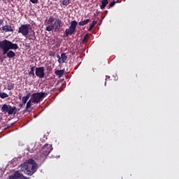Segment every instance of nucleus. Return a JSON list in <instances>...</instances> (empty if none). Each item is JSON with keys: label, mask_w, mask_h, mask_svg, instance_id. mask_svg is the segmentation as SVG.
<instances>
[{"label": "nucleus", "mask_w": 179, "mask_h": 179, "mask_svg": "<svg viewBox=\"0 0 179 179\" xmlns=\"http://www.w3.org/2000/svg\"><path fill=\"white\" fill-rule=\"evenodd\" d=\"M1 99H6V97H9V95L5 92H0Z\"/></svg>", "instance_id": "b1692460"}, {"label": "nucleus", "mask_w": 179, "mask_h": 179, "mask_svg": "<svg viewBox=\"0 0 179 179\" xmlns=\"http://www.w3.org/2000/svg\"><path fill=\"white\" fill-rule=\"evenodd\" d=\"M45 69L44 67H36L35 69V73L38 78H44L45 76V73H44Z\"/></svg>", "instance_id": "1a4fd4ad"}, {"label": "nucleus", "mask_w": 179, "mask_h": 179, "mask_svg": "<svg viewBox=\"0 0 179 179\" xmlns=\"http://www.w3.org/2000/svg\"><path fill=\"white\" fill-rule=\"evenodd\" d=\"M118 3V1H115V0H113L111 3H110L109 4V6L110 8H113V6H114V5H115V3Z\"/></svg>", "instance_id": "bb28decb"}, {"label": "nucleus", "mask_w": 179, "mask_h": 179, "mask_svg": "<svg viewBox=\"0 0 179 179\" xmlns=\"http://www.w3.org/2000/svg\"><path fill=\"white\" fill-rule=\"evenodd\" d=\"M57 58L58 59V62H61V56H59V55H57Z\"/></svg>", "instance_id": "7c9ffc66"}, {"label": "nucleus", "mask_w": 179, "mask_h": 179, "mask_svg": "<svg viewBox=\"0 0 179 179\" xmlns=\"http://www.w3.org/2000/svg\"><path fill=\"white\" fill-rule=\"evenodd\" d=\"M1 112L3 114H8V115H12L13 114H16V108L15 106L12 107L10 105H8L4 103L1 107Z\"/></svg>", "instance_id": "20e7f679"}, {"label": "nucleus", "mask_w": 179, "mask_h": 179, "mask_svg": "<svg viewBox=\"0 0 179 179\" xmlns=\"http://www.w3.org/2000/svg\"><path fill=\"white\" fill-rule=\"evenodd\" d=\"M33 101L31 100V98L28 101V102L27 103L26 105V109L27 110V108H30V107H31V104H33Z\"/></svg>", "instance_id": "412c9836"}, {"label": "nucleus", "mask_w": 179, "mask_h": 179, "mask_svg": "<svg viewBox=\"0 0 179 179\" xmlns=\"http://www.w3.org/2000/svg\"><path fill=\"white\" fill-rule=\"evenodd\" d=\"M48 69L49 71H52V69L51 68V66H48Z\"/></svg>", "instance_id": "72a5a7b5"}, {"label": "nucleus", "mask_w": 179, "mask_h": 179, "mask_svg": "<svg viewBox=\"0 0 179 179\" xmlns=\"http://www.w3.org/2000/svg\"><path fill=\"white\" fill-rule=\"evenodd\" d=\"M8 48V50H17L19 48V45H17V43H13L10 41H8L6 39H4L3 41H1Z\"/></svg>", "instance_id": "6e6552de"}, {"label": "nucleus", "mask_w": 179, "mask_h": 179, "mask_svg": "<svg viewBox=\"0 0 179 179\" xmlns=\"http://www.w3.org/2000/svg\"><path fill=\"white\" fill-rule=\"evenodd\" d=\"M9 179H29L27 177H25L23 176V174H21L18 171L15 172L13 176H10Z\"/></svg>", "instance_id": "9d476101"}, {"label": "nucleus", "mask_w": 179, "mask_h": 179, "mask_svg": "<svg viewBox=\"0 0 179 179\" xmlns=\"http://www.w3.org/2000/svg\"><path fill=\"white\" fill-rule=\"evenodd\" d=\"M5 58H6V57H0V61L1 62H3V59H5Z\"/></svg>", "instance_id": "2f4dec72"}, {"label": "nucleus", "mask_w": 179, "mask_h": 179, "mask_svg": "<svg viewBox=\"0 0 179 179\" xmlns=\"http://www.w3.org/2000/svg\"><path fill=\"white\" fill-rule=\"evenodd\" d=\"M37 171V164L33 159H29L25 162L20 169V172L27 174V176H33L34 173Z\"/></svg>", "instance_id": "f03ea898"}, {"label": "nucleus", "mask_w": 179, "mask_h": 179, "mask_svg": "<svg viewBox=\"0 0 179 179\" xmlns=\"http://www.w3.org/2000/svg\"><path fill=\"white\" fill-rule=\"evenodd\" d=\"M71 0H63L62 1V4L64 6H68V5H69Z\"/></svg>", "instance_id": "393cba45"}, {"label": "nucleus", "mask_w": 179, "mask_h": 179, "mask_svg": "<svg viewBox=\"0 0 179 179\" xmlns=\"http://www.w3.org/2000/svg\"><path fill=\"white\" fill-rule=\"evenodd\" d=\"M117 1H120V0H117Z\"/></svg>", "instance_id": "58836bf2"}, {"label": "nucleus", "mask_w": 179, "mask_h": 179, "mask_svg": "<svg viewBox=\"0 0 179 179\" xmlns=\"http://www.w3.org/2000/svg\"><path fill=\"white\" fill-rule=\"evenodd\" d=\"M1 31H5V33H8L9 31H11L12 33H13V28L10 25H4L1 27Z\"/></svg>", "instance_id": "f8f14e48"}, {"label": "nucleus", "mask_w": 179, "mask_h": 179, "mask_svg": "<svg viewBox=\"0 0 179 179\" xmlns=\"http://www.w3.org/2000/svg\"><path fill=\"white\" fill-rule=\"evenodd\" d=\"M15 57H16V53H15V52H13V50H8V52L7 53V58H15Z\"/></svg>", "instance_id": "4468645a"}, {"label": "nucleus", "mask_w": 179, "mask_h": 179, "mask_svg": "<svg viewBox=\"0 0 179 179\" xmlns=\"http://www.w3.org/2000/svg\"><path fill=\"white\" fill-rule=\"evenodd\" d=\"M47 96V93L45 92H35L31 94V100L36 103V104H38L40 101H41V99H44Z\"/></svg>", "instance_id": "39448f33"}, {"label": "nucleus", "mask_w": 179, "mask_h": 179, "mask_svg": "<svg viewBox=\"0 0 179 179\" xmlns=\"http://www.w3.org/2000/svg\"><path fill=\"white\" fill-rule=\"evenodd\" d=\"M25 106H26V103L22 102V103L20 104V108H23V107H24Z\"/></svg>", "instance_id": "c756f323"}, {"label": "nucleus", "mask_w": 179, "mask_h": 179, "mask_svg": "<svg viewBox=\"0 0 179 179\" xmlns=\"http://www.w3.org/2000/svg\"><path fill=\"white\" fill-rule=\"evenodd\" d=\"M31 96V93L27 92V95L25 96H23L22 99V103H24V104H26L29 99H30Z\"/></svg>", "instance_id": "ddd939ff"}, {"label": "nucleus", "mask_w": 179, "mask_h": 179, "mask_svg": "<svg viewBox=\"0 0 179 179\" xmlns=\"http://www.w3.org/2000/svg\"><path fill=\"white\" fill-rule=\"evenodd\" d=\"M96 24H97V21H92V24L90 26L88 31H92V30H93V27H94Z\"/></svg>", "instance_id": "6ab92c4d"}, {"label": "nucleus", "mask_w": 179, "mask_h": 179, "mask_svg": "<svg viewBox=\"0 0 179 179\" xmlns=\"http://www.w3.org/2000/svg\"><path fill=\"white\" fill-rule=\"evenodd\" d=\"M2 24H3V20L1 19L0 20V26H2Z\"/></svg>", "instance_id": "473e14b6"}, {"label": "nucleus", "mask_w": 179, "mask_h": 179, "mask_svg": "<svg viewBox=\"0 0 179 179\" xmlns=\"http://www.w3.org/2000/svg\"><path fill=\"white\" fill-rule=\"evenodd\" d=\"M46 27V31H55L57 33L61 30L62 27V20L59 18H55L54 15H51L48 20L45 21Z\"/></svg>", "instance_id": "f257e3e1"}, {"label": "nucleus", "mask_w": 179, "mask_h": 179, "mask_svg": "<svg viewBox=\"0 0 179 179\" xmlns=\"http://www.w3.org/2000/svg\"><path fill=\"white\" fill-rule=\"evenodd\" d=\"M19 99H20V100H22V94H20V95L19 96Z\"/></svg>", "instance_id": "e433bc0d"}, {"label": "nucleus", "mask_w": 179, "mask_h": 179, "mask_svg": "<svg viewBox=\"0 0 179 179\" xmlns=\"http://www.w3.org/2000/svg\"><path fill=\"white\" fill-rule=\"evenodd\" d=\"M0 48L3 50V55H7L9 50L6 44L3 43L2 41H0Z\"/></svg>", "instance_id": "9b49d317"}, {"label": "nucleus", "mask_w": 179, "mask_h": 179, "mask_svg": "<svg viewBox=\"0 0 179 179\" xmlns=\"http://www.w3.org/2000/svg\"><path fill=\"white\" fill-rule=\"evenodd\" d=\"M90 22V19H87L83 21H80L78 22L79 26H85V24H87Z\"/></svg>", "instance_id": "dca6fc26"}, {"label": "nucleus", "mask_w": 179, "mask_h": 179, "mask_svg": "<svg viewBox=\"0 0 179 179\" xmlns=\"http://www.w3.org/2000/svg\"><path fill=\"white\" fill-rule=\"evenodd\" d=\"M52 150V145L50 144H45L43 146L41 154L42 155V157H46V156H48L50 153H51V151Z\"/></svg>", "instance_id": "0eeeda50"}, {"label": "nucleus", "mask_w": 179, "mask_h": 179, "mask_svg": "<svg viewBox=\"0 0 179 179\" xmlns=\"http://www.w3.org/2000/svg\"><path fill=\"white\" fill-rule=\"evenodd\" d=\"M36 67L35 66H32L31 68V70L29 71V75L30 76H34V71H36V69H34Z\"/></svg>", "instance_id": "5701e85b"}, {"label": "nucleus", "mask_w": 179, "mask_h": 179, "mask_svg": "<svg viewBox=\"0 0 179 179\" xmlns=\"http://www.w3.org/2000/svg\"><path fill=\"white\" fill-rule=\"evenodd\" d=\"M55 73V75H57L59 78H62L64 76V70H56Z\"/></svg>", "instance_id": "f3484780"}, {"label": "nucleus", "mask_w": 179, "mask_h": 179, "mask_svg": "<svg viewBox=\"0 0 179 179\" xmlns=\"http://www.w3.org/2000/svg\"><path fill=\"white\" fill-rule=\"evenodd\" d=\"M49 55L50 57H54V55H55V52L50 51L49 52Z\"/></svg>", "instance_id": "c85d7f7f"}, {"label": "nucleus", "mask_w": 179, "mask_h": 179, "mask_svg": "<svg viewBox=\"0 0 179 179\" xmlns=\"http://www.w3.org/2000/svg\"><path fill=\"white\" fill-rule=\"evenodd\" d=\"M30 29H31V25L30 24H22L18 29V33L22 34L24 37H27Z\"/></svg>", "instance_id": "423d86ee"}, {"label": "nucleus", "mask_w": 179, "mask_h": 179, "mask_svg": "<svg viewBox=\"0 0 179 179\" xmlns=\"http://www.w3.org/2000/svg\"><path fill=\"white\" fill-rule=\"evenodd\" d=\"M108 5V0H102L101 4L100 5L101 9H105L106 6Z\"/></svg>", "instance_id": "2eb2a0df"}, {"label": "nucleus", "mask_w": 179, "mask_h": 179, "mask_svg": "<svg viewBox=\"0 0 179 179\" xmlns=\"http://www.w3.org/2000/svg\"><path fill=\"white\" fill-rule=\"evenodd\" d=\"M33 35L34 36V38H36V33L34 32V31H33Z\"/></svg>", "instance_id": "c9c22d12"}, {"label": "nucleus", "mask_w": 179, "mask_h": 179, "mask_svg": "<svg viewBox=\"0 0 179 179\" xmlns=\"http://www.w3.org/2000/svg\"><path fill=\"white\" fill-rule=\"evenodd\" d=\"M31 3H38V0H29Z\"/></svg>", "instance_id": "cd10ccee"}, {"label": "nucleus", "mask_w": 179, "mask_h": 179, "mask_svg": "<svg viewBox=\"0 0 179 179\" xmlns=\"http://www.w3.org/2000/svg\"><path fill=\"white\" fill-rule=\"evenodd\" d=\"M6 1H8V2H13V1L15 0H6Z\"/></svg>", "instance_id": "f704fd0d"}, {"label": "nucleus", "mask_w": 179, "mask_h": 179, "mask_svg": "<svg viewBox=\"0 0 179 179\" xmlns=\"http://www.w3.org/2000/svg\"><path fill=\"white\" fill-rule=\"evenodd\" d=\"M27 149L29 150V152H31V153H33V152H34V150H36V148H33V145H30L28 146Z\"/></svg>", "instance_id": "a878e982"}, {"label": "nucleus", "mask_w": 179, "mask_h": 179, "mask_svg": "<svg viewBox=\"0 0 179 179\" xmlns=\"http://www.w3.org/2000/svg\"><path fill=\"white\" fill-rule=\"evenodd\" d=\"M77 26H78V22H76V20L71 21L69 27L66 29L64 31V37H69V36H72L73 34H75V31H76Z\"/></svg>", "instance_id": "7ed1b4c3"}, {"label": "nucleus", "mask_w": 179, "mask_h": 179, "mask_svg": "<svg viewBox=\"0 0 179 179\" xmlns=\"http://www.w3.org/2000/svg\"><path fill=\"white\" fill-rule=\"evenodd\" d=\"M61 58L62 60V62H65V61H66V59H68V57H66V53H62L61 54Z\"/></svg>", "instance_id": "4be33fe9"}, {"label": "nucleus", "mask_w": 179, "mask_h": 179, "mask_svg": "<svg viewBox=\"0 0 179 179\" xmlns=\"http://www.w3.org/2000/svg\"><path fill=\"white\" fill-rule=\"evenodd\" d=\"M7 89L8 90H13L15 89V84L11 82L8 83Z\"/></svg>", "instance_id": "a211bd4d"}, {"label": "nucleus", "mask_w": 179, "mask_h": 179, "mask_svg": "<svg viewBox=\"0 0 179 179\" xmlns=\"http://www.w3.org/2000/svg\"><path fill=\"white\" fill-rule=\"evenodd\" d=\"M89 41V34H86L85 35V36L83 38L82 43L83 44H86V43H87Z\"/></svg>", "instance_id": "aec40b11"}, {"label": "nucleus", "mask_w": 179, "mask_h": 179, "mask_svg": "<svg viewBox=\"0 0 179 179\" xmlns=\"http://www.w3.org/2000/svg\"><path fill=\"white\" fill-rule=\"evenodd\" d=\"M106 85H107V82H105V86H106Z\"/></svg>", "instance_id": "4c0bfd02"}]
</instances>
